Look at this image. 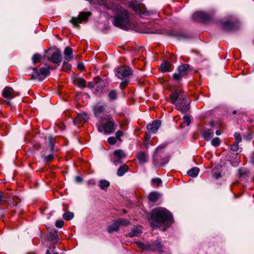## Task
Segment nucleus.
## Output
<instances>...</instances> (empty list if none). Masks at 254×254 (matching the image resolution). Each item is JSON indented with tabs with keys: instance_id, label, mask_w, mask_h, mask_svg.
I'll list each match as a JSON object with an SVG mask.
<instances>
[{
	"instance_id": "nucleus-20",
	"label": "nucleus",
	"mask_w": 254,
	"mask_h": 254,
	"mask_svg": "<svg viewBox=\"0 0 254 254\" xmlns=\"http://www.w3.org/2000/svg\"><path fill=\"white\" fill-rule=\"evenodd\" d=\"M199 172V169L197 167H193L187 172L188 176L191 177H196Z\"/></svg>"
},
{
	"instance_id": "nucleus-26",
	"label": "nucleus",
	"mask_w": 254,
	"mask_h": 254,
	"mask_svg": "<svg viewBox=\"0 0 254 254\" xmlns=\"http://www.w3.org/2000/svg\"><path fill=\"white\" fill-rule=\"evenodd\" d=\"M72 53V49L69 47H67L65 48L64 51V54L67 56V61H70L72 59L71 57H70Z\"/></svg>"
},
{
	"instance_id": "nucleus-8",
	"label": "nucleus",
	"mask_w": 254,
	"mask_h": 254,
	"mask_svg": "<svg viewBox=\"0 0 254 254\" xmlns=\"http://www.w3.org/2000/svg\"><path fill=\"white\" fill-rule=\"evenodd\" d=\"M115 158L113 159V162L115 165L122 163V160L126 157V153L121 149H118L114 152Z\"/></svg>"
},
{
	"instance_id": "nucleus-24",
	"label": "nucleus",
	"mask_w": 254,
	"mask_h": 254,
	"mask_svg": "<svg viewBox=\"0 0 254 254\" xmlns=\"http://www.w3.org/2000/svg\"><path fill=\"white\" fill-rule=\"evenodd\" d=\"M160 197V194L157 192H152L149 195V199L152 202H156Z\"/></svg>"
},
{
	"instance_id": "nucleus-58",
	"label": "nucleus",
	"mask_w": 254,
	"mask_h": 254,
	"mask_svg": "<svg viewBox=\"0 0 254 254\" xmlns=\"http://www.w3.org/2000/svg\"><path fill=\"white\" fill-rule=\"evenodd\" d=\"M46 254H51L49 250H47Z\"/></svg>"
},
{
	"instance_id": "nucleus-50",
	"label": "nucleus",
	"mask_w": 254,
	"mask_h": 254,
	"mask_svg": "<svg viewBox=\"0 0 254 254\" xmlns=\"http://www.w3.org/2000/svg\"><path fill=\"white\" fill-rule=\"evenodd\" d=\"M123 135V132L121 130H118L116 133V138H119Z\"/></svg>"
},
{
	"instance_id": "nucleus-52",
	"label": "nucleus",
	"mask_w": 254,
	"mask_h": 254,
	"mask_svg": "<svg viewBox=\"0 0 254 254\" xmlns=\"http://www.w3.org/2000/svg\"><path fill=\"white\" fill-rule=\"evenodd\" d=\"M75 181H76V182H77V183H80V182H82V178H80V177H79V176H76V177H75Z\"/></svg>"
},
{
	"instance_id": "nucleus-35",
	"label": "nucleus",
	"mask_w": 254,
	"mask_h": 254,
	"mask_svg": "<svg viewBox=\"0 0 254 254\" xmlns=\"http://www.w3.org/2000/svg\"><path fill=\"white\" fill-rule=\"evenodd\" d=\"M244 138L247 140H250L253 138V134L252 132H248L243 134Z\"/></svg>"
},
{
	"instance_id": "nucleus-61",
	"label": "nucleus",
	"mask_w": 254,
	"mask_h": 254,
	"mask_svg": "<svg viewBox=\"0 0 254 254\" xmlns=\"http://www.w3.org/2000/svg\"><path fill=\"white\" fill-rule=\"evenodd\" d=\"M184 123L182 124V126H183V127H184Z\"/></svg>"
},
{
	"instance_id": "nucleus-44",
	"label": "nucleus",
	"mask_w": 254,
	"mask_h": 254,
	"mask_svg": "<svg viewBox=\"0 0 254 254\" xmlns=\"http://www.w3.org/2000/svg\"><path fill=\"white\" fill-rule=\"evenodd\" d=\"M53 159V155L52 154H50L48 156H44V160L46 162H50Z\"/></svg>"
},
{
	"instance_id": "nucleus-10",
	"label": "nucleus",
	"mask_w": 254,
	"mask_h": 254,
	"mask_svg": "<svg viewBox=\"0 0 254 254\" xmlns=\"http://www.w3.org/2000/svg\"><path fill=\"white\" fill-rule=\"evenodd\" d=\"M50 62L59 65L62 62L61 54L60 51L53 53L50 58L48 59Z\"/></svg>"
},
{
	"instance_id": "nucleus-46",
	"label": "nucleus",
	"mask_w": 254,
	"mask_h": 254,
	"mask_svg": "<svg viewBox=\"0 0 254 254\" xmlns=\"http://www.w3.org/2000/svg\"><path fill=\"white\" fill-rule=\"evenodd\" d=\"M238 144L239 143L235 142V144L231 146V150L234 151H237L239 148Z\"/></svg>"
},
{
	"instance_id": "nucleus-31",
	"label": "nucleus",
	"mask_w": 254,
	"mask_h": 254,
	"mask_svg": "<svg viewBox=\"0 0 254 254\" xmlns=\"http://www.w3.org/2000/svg\"><path fill=\"white\" fill-rule=\"evenodd\" d=\"M117 222H118L119 226L122 225H127L129 224V222L125 219H119L117 220Z\"/></svg>"
},
{
	"instance_id": "nucleus-15",
	"label": "nucleus",
	"mask_w": 254,
	"mask_h": 254,
	"mask_svg": "<svg viewBox=\"0 0 254 254\" xmlns=\"http://www.w3.org/2000/svg\"><path fill=\"white\" fill-rule=\"evenodd\" d=\"M149 250L154 251H160L162 249L161 242L160 240H157L154 243L149 245Z\"/></svg>"
},
{
	"instance_id": "nucleus-45",
	"label": "nucleus",
	"mask_w": 254,
	"mask_h": 254,
	"mask_svg": "<svg viewBox=\"0 0 254 254\" xmlns=\"http://www.w3.org/2000/svg\"><path fill=\"white\" fill-rule=\"evenodd\" d=\"M64 222L62 220H57L56 222V226L58 228H62L64 226Z\"/></svg>"
},
{
	"instance_id": "nucleus-60",
	"label": "nucleus",
	"mask_w": 254,
	"mask_h": 254,
	"mask_svg": "<svg viewBox=\"0 0 254 254\" xmlns=\"http://www.w3.org/2000/svg\"><path fill=\"white\" fill-rule=\"evenodd\" d=\"M184 123L182 124V126H183V127H184Z\"/></svg>"
},
{
	"instance_id": "nucleus-9",
	"label": "nucleus",
	"mask_w": 254,
	"mask_h": 254,
	"mask_svg": "<svg viewBox=\"0 0 254 254\" xmlns=\"http://www.w3.org/2000/svg\"><path fill=\"white\" fill-rule=\"evenodd\" d=\"M2 95L4 98L11 99L14 98L16 95H18L19 94L15 93L12 88L6 87L3 90Z\"/></svg>"
},
{
	"instance_id": "nucleus-7",
	"label": "nucleus",
	"mask_w": 254,
	"mask_h": 254,
	"mask_svg": "<svg viewBox=\"0 0 254 254\" xmlns=\"http://www.w3.org/2000/svg\"><path fill=\"white\" fill-rule=\"evenodd\" d=\"M91 14L90 12H81L77 17H73L70 20V22L75 26L78 27L79 23H81L82 21H86L88 17Z\"/></svg>"
},
{
	"instance_id": "nucleus-14",
	"label": "nucleus",
	"mask_w": 254,
	"mask_h": 254,
	"mask_svg": "<svg viewBox=\"0 0 254 254\" xmlns=\"http://www.w3.org/2000/svg\"><path fill=\"white\" fill-rule=\"evenodd\" d=\"M141 226H133L131 229V231L128 234V236L130 237H133L134 236H139L141 233Z\"/></svg>"
},
{
	"instance_id": "nucleus-30",
	"label": "nucleus",
	"mask_w": 254,
	"mask_h": 254,
	"mask_svg": "<svg viewBox=\"0 0 254 254\" xmlns=\"http://www.w3.org/2000/svg\"><path fill=\"white\" fill-rule=\"evenodd\" d=\"M109 98L110 100H114L117 99V93L115 90H111L108 95Z\"/></svg>"
},
{
	"instance_id": "nucleus-40",
	"label": "nucleus",
	"mask_w": 254,
	"mask_h": 254,
	"mask_svg": "<svg viewBox=\"0 0 254 254\" xmlns=\"http://www.w3.org/2000/svg\"><path fill=\"white\" fill-rule=\"evenodd\" d=\"M234 136L236 143H239L241 141V135L240 133L236 132Z\"/></svg>"
},
{
	"instance_id": "nucleus-36",
	"label": "nucleus",
	"mask_w": 254,
	"mask_h": 254,
	"mask_svg": "<svg viewBox=\"0 0 254 254\" xmlns=\"http://www.w3.org/2000/svg\"><path fill=\"white\" fill-rule=\"evenodd\" d=\"M58 235L57 232L54 231L53 232H51L50 233L49 238L51 240H53V241L56 240L58 239Z\"/></svg>"
},
{
	"instance_id": "nucleus-22",
	"label": "nucleus",
	"mask_w": 254,
	"mask_h": 254,
	"mask_svg": "<svg viewBox=\"0 0 254 254\" xmlns=\"http://www.w3.org/2000/svg\"><path fill=\"white\" fill-rule=\"evenodd\" d=\"M119 226L117 222L116 221L114 223H113L112 225H110L108 227V231L110 233H112L113 232L117 231L119 230Z\"/></svg>"
},
{
	"instance_id": "nucleus-43",
	"label": "nucleus",
	"mask_w": 254,
	"mask_h": 254,
	"mask_svg": "<svg viewBox=\"0 0 254 254\" xmlns=\"http://www.w3.org/2000/svg\"><path fill=\"white\" fill-rule=\"evenodd\" d=\"M108 141L111 144H114L117 142V138L115 137H110L108 139Z\"/></svg>"
},
{
	"instance_id": "nucleus-28",
	"label": "nucleus",
	"mask_w": 254,
	"mask_h": 254,
	"mask_svg": "<svg viewBox=\"0 0 254 254\" xmlns=\"http://www.w3.org/2000/svg\"><path fill=\"white\" fill-rule=\"evenodd\" d=\"M74 214L71 212H67L63 214V218L65 220H70L73 218Z\"/></svg>"
},
{
	"instance_id": "nucleus-37",
	"label": "nucleus",
	"mask_w": 254,
	"mask_h": 254,
	"mask_svg": "<svg viewBox=\"0 0 254 254\" xmlns=\"http://www.w3.org/2000/svg\"><path fill=\"white\" fill-rule=\"evenodd\" d=\"M40 74L46 76L50 73V71L48 68H41L40 70Z\"/></svg>"
},
{
	"instance_id": "nucleus-56",
	"label": "nucleus",
	"mask_w": 254,
	"mask_h": 254,
	"mask_svg": "<svg viewBox=\"0 0 254 254\" xmlns=\"http://www.w3.org/2000/svg\"><path fill=\"white\" fill-rule=\"evenodd\" d=\"M239 172L241 176H242L245 173V172L243 171V169H240L239 170Z\"/></svg>"
},
{
	"instance_id": "nucleus-47",
	"label": "nucleus",
	"mask_w": 254,
	"mask_h": 254,
	"mask_svg": "<svg viewBox=\"0 0 254 254\" xmlns=\"http://www.w3.org/2000/svg\"><path fill=\"white\" fill-rule=\"evenodd\" d=\"M127 84H128V81L127 80H126L122 82L120 84V86L122 88H123L125 87L127 85Z\"/></svg>"
},
{
	"instance_id": "nucleus-12",
	"label": "nucleus",
	"mask_w": 254,
	"mask_h": 254,
	"mask_svg": "<svg viewBox=\"0 0 254 254\" xmlns=\"http://www.w3.org/2000/svg\"><path fill=\"white\" fill-rule=\"evenodd\" d=\"M94 114L97 117H101L105 112V108L102 105H97L94 107Z\"/></svg>"
},
{
	"instance_id": "nucleus-18",
	"label": "nucleus",
	"mask_w": 254,
	"mask_h": 254,
	"mask_svg": "<svg viewBox=\"0 0 254 254\" xmlns=\"http://www.w3.org/2000/svg\"><path fill=\"white\" fill-rule=\"evenodd\" d=\"M207 14L201 11L196 12L193 14V17L195 18V19H201V20H205L207 18Z\"/></svg>"
},
{
	"instance_id": "nucleus-53",
	"label": "nucleus",
	"mask_w": 254,
	"mask_h": 254,
	"mask_svg": "<svg viewBox=\"0 0 254 254\" xmlns=\"http://www.w3.org/2000/svg\"><path fill=\"white\" fill-rule=\"evenodd\" d=\"M231 23L228 22L225 24V28L226 29H230V26L231 25Z\"/></svg>"
},
{
	"instance_id": "nucleus-6",
	"label": "nucleus",
	"mask_w": 254,
	"mask_h": 254,
	"mask_svg": "<svg viewBox=\"0 0 254 254\" xmlns=\"http://www.w3.org/2000/svg\"><path fill=\"white\" fill-rule=\"evenodd\" d=\"M115 74L118 78L120 79H126L131 74V70L127 66H122L116 69Z\"/></svg>"
},
{
	"instance_id": "nucleus-59",
	"label": "nucleus",
	"mask_w": 254,
	"mask_h": 254,
	"mask_svg": "<svg viewBox=\"0 0 254 254\" xmlns=\"http://www.w3.org/2000/svg\"><path fill=\"white\" fill-rule=\"evenodd\" d=\"M236 113H237V111H236V110H234V111H233V114H236Z\"/></svg>"
},
{
	"instance_id": "nucleus-34",
	"label": "nucleus",
	"mask_w": 254,
	"mask_h": 254,
	"mask_svg": "<svg viewBox=\"0 0 254 254\" xmlns=\"http://www.w3.org/2000/svg\"><path fill=\"white\" fill-rule=\"evenodd\" d=\"M136 245H137V246L139 248H140L141 249H145V250H149V247H148L149 244L145 245V244H144L142 243H141V242H136Z\"/></svg>"
},
{
	"instance_id": "nucleus-2",
	"label": "nucleus",
	"mask_w": 254,
	"mask_h": 254,
	"mask_svg": "<svg viewBox=\"0 0 254 254\" xmlns=\"http://www.w3.org/2000/svg\"><path fill=\"white\" fill-rule=\"evenodd\" d=\"M170 98L171 103L175 105L176 108L179 111L185 113L189 110V104L183 92H175L171 95Z\"/></svg>"
},
{
	"instance_id": "nucleus-55",
	"label": "nucleus",
	"mask_w": 254,
	"mask_h": 254,
	"mask_svg": "<svg viewBox=\"0 0 254 254\" xmlns=\"http://www.w3.org/2000/svg\"><path fill=\"white\" fill-rule=\"evenodd\" d=\"M100 0L102 1V3H101V4H103L105 7L108 6L107 2L105 0Z\"/></svg>"
},
{
	"instance_id": "nucleus-5",
	"label": "nucleus",
	"mask_w": 254,
	"mask_h": 254,
	"mask_svg": "<svg viewBox=\"0 0 254 254\" xmlns=\"http://www.w3.org/2000/svg\"><path fill=\"white\" fill-rule=\"evenodd\" d=\"M178 72L173 74V78L176 80H179L191 72V70L190 68V65L188 64L180 65L178 67Z\"/></svg>"
},
{
	"instance_id": "nucleus-33",
	"label": "nucleus",
	"mask_w": 254,
	"mask_h": 254,
	"mask_svg": "<svg viewBox=\"0 0 254 254\" xmlns=\"http://www.w3.org/2000/svg\"><path fill=\"white\" fill-rule=\"evenodd\" d=\"M8 194H5L2 191H0V203L3 201H6L7 199Z\"/></svg>"
},
{
	"instance_id": "nucleus-42",
	"label": "nucleus",
	"mask_w": 254,
	"mask_h": 254,
	"mask_svg": "<svg viewBox=\"0 0 254 254\" xmlns=\"http://www.w3.org/2000/svg\"><path fill=\"white\" fill-rule=\"evenodd\" d=\"M152 183L157 186H159L162 184V181L160 178H155L152 180Z\"/></svg>"
},
{
	"instance_id": "nucleus-16",
	"label": "nucleus",
	"mask_w": 254,
	"mask_h": 254,
	"mask_svg": "<svg viewBox=\"0 0 254 254\" xmlns=\"http://www.w3.org/2000/svg\"><path fill=\"white\" fill-rule=\"evenodd\" d=\"M45 140L46 145L50 147L51 151L54 150L55 140L51 136H49L45 138Z\"/></svg>"
},
{
	"instance_id": "nucleus-4",
	"label": "nucleus",
	"mask_w": 254,
	"mask_h": 254,
	"mask_svg": "<svg viewBox=\"0 0 254 254\" xmlns=\"http://www.w3.org/2000/svg\"><path fill=\"white\" fill-rule=\"evenodd\" d=\"M97 127L100 132L110 134L115 130L116 125L114 119L111 117H108L105 123H103V120L99 122L97 124Z\"/></svg>"
},
{
	"instance_id": "nucleus-17",
	"label": "nucleus",
	"mask_w": 254,
	"mask_h": 254,
	"mask_svg": "<svg viewBox=\"0 0 254 254\" xmlns=\"http://www.w3.org/2000/svg\"><path fill=\"white\" fill-rule=\"evenodd\" d=\"M136 156L140 164L144 163L147 161V157L144 152H139L137 153Z\"/></svg>"
},
{
	"instance_id": "nucleus-3",
	"label": "nucleus",
	"mask_w": 254,
	"mask_h": 254,
	"mask_svg": "<svg viewBox=\"0 0 254 254\" xmlns=\"http://www.w3.org/2000/svg\"><path fill=\"white\" fill-rule=\"evenodd\" d=\"M113 24L124 30L128 29L130 25L128 13L125 9L122 10L114 19Z\"/></svg>"
},
{
	"instance_id": "nucleus-57",
	"label": "nucleus",
	"mask_w": 254,
	"mask_h": 254,
	"mask_svg": "<svg viewBox=\"0 0 254 254\" xmlns=\"http://www.w3.org/2000/svg\"><path fill=\"white\" fill-rule=\"evenodd\" d=\"M216 134L217 135H219L221 134V131L219 130H217L216 131Z\"/></svg>"
},
{
	"instance_id": "nucleus-32",
	"label": "nucleus",
	"mask_w": 254,
	"mask_h": 254,
	"mask_svg": "<svg viewBox=\"0 0 254 254\" xmlns=\"http://www.w3.org/2000/svg\"><path fill=\"white\" fill-rule=\"evenodd\" d=\"M130 6L136 12H139V6L137 2H132L130 4Z\"/></svg>"
},
{
	"instance_id": "nucleus-48",
	"label": "nucleus",
	"mask_w": 254,
	"mask_h": 254,
	"mask_svg": "<svg viewBox=\"0 0 254 254\" xmlns=\"http://www.w3.org/2000/svg\"><path fill=\"white\" fill-rule=\"evenodd\" d=\"M77 67L80 70H83L85 68L84 65L82 63H79L77 64Z\"/></svg>"
},
{
	"instance_id": "nucleus-13",
	"label": "nucleus",
	"mask_w": 254,
	"mask_h": 254,
	"mask_svg": "<svg viewBox=\"0 0 254 254\" xmlns=\"http://www.w3.org/2000/svg\"><path fill=\"white\" fill-rule=\"evenodd\" d=\"M89 118L88 115L85 113H82L81 114H79L77 116V117L74 120V124L76 125L78 123H82V122H85L88 120Z\"/></svg>"
},
{
	"instance_id": "nucleus-1",
	"label": "nucleus",
	"mask_w": 254,
	"mask_h": 254,
	"mask_svg": "<svg viewBox=\"0 0 254 254\" xmlns=\"http://www.w3.org/2000/svg\"><path fill=\"white\" fill-rule=\"evenodd\" d=\"M170 213L165 208H158L153 210L150 218V223L153 227L160 228L166 225L171 220Z\"/></svg>"
},
{
	"instance_id": "nucleus-51",
	"label": "nucleus",
	"mask_w": 254,
	"mask_h": 254,
	"mask_svg": "<svg viewBox=\"0 0 254 254\" xmlns=\"http://www.w3.org/2000/svg\"><path fill=\"white\" fill-rule=\"evenodd\" d=\"M213 176L215 179H218L221 176V173L220 172L214 173Z\"/></svg>"
},
{
	"instance_id": "nucleus-25",
	"label": "nucleus",
	"mask_w": 254,
	"mask_h": 254,
	"mask_svg": "<svg viewBox=\"0 0 254 254\" xmlns=\"http://www.w3.org/2000/svg\"><path fill=\"white\" fill-rule=\"evenodd\" d=\"M110 186V183L105 180H102L99 182V187L102 190H106Z\"/></svg>"
},
{
	"instance_id": "nucleus-41",
	"label": "nucleus",
	"mask_w": 254,
	"mask_h": 254,
	"mask_svg": "<svg viewBox=\"0 0 254 254\" xmlns=\"http://www.w3.org/2000/svg\"><path fill=\"white\" fill-rule=\"evenodd\" d=\"M41 58V56L39 54H35L32 57V62L34 64L36 63Z\"/></svg>"
},
{
	"instance_id": "nucleus-19",
	"label": "nucleus",
	"mask_w": 254,
	"mask_h": 254,
	"mask_svg": "<svg viewBox=\"0 0 254 254\" xmlns=\"http://www.w3.org/2000/svg\"><path fill=\"white\" fill-rule=\"evenodd\" d=\"M165 147V145L162 144L159 145L156 149L155 151V153L153 155V161L155 164L158 163L159 159L158 158V156L160 152V150L163 149Z\"/></svg>"
},
{
	"instance_id": "nucleus-39",
	"label": "nucleus",
	"mask_w": 254,
	"mask_h": 254,
	"mask_svg": "<svg viewBox=\"0 0 254 254\" xmlns=\"http://www.w3.org/2000/svg\"><path fill=\"white\" fill-rule=\"evenodd\" d=\"M184 124H186L187 126H189L191 122L190 117L186 115L184 117Z\"/></svg>"
},
{
	"instance_id": "nucleus-11",
	"label": "nucleus",
	"mask_w": 254,
	"mask_h": 254,
	"mask_svg": "<svg viewBox=\"0 0 254 254\" xmlns=\"http://www.w3.org/2000/svg\"><path fill=\"white\" fill-rule=\"evenodd\" d=\"M161 126V122L160 121H154L152 124L148 125L147 128L151 132L156 133L159 127Z\"/></svg>"
},
{
	"instance_id": "nucleus-21",
	"label": "nucleus",
	"mask_w": 254,
	"mask_h": 254,
	"mask_svg": "<svg viewBox=\"0 0 254 254\" xmlns=\"http://www.w3.org/2000/svg\"><path fill=\"white\" fill-rule=\"evenodd\" d=\"M128 171V166L126 165L121 166L117 170V174L118 176H123Z\"/></svg>"
},
{
	"instance_id": "nucleus-29",
	"label": "nucleus",
	"mask_w": 254,
	"mask_h": 254,
	"mask_svg": "<svg viewBox=\"0 0 254 254\" xmlns=\"http://www.w3.org/2000/svg\"><path fill=\"white\" fill-rule=\"evenodd\" d=\"M170 67V64L169 63H166L164 64H162L161 65V69L162 72H167L169 71V68Z\"/></svg>"
},
{
	"instance_id": "nucleus-38",
	"label": "nucleus",
	"mask_w": 254,
	"mask_h": 254,
	"mask_svg": "<svg viewBox=\"0 0 254 254\" xmlns=\"http://www.w3.org/2000/svg\"><path fill=\"white\" fill-rule=\"evenodd\" d=\"M220 143V141L218 137H215L211 140V144L214 146H217Z\"/></svg>"
},
{
	"instance_id": "nucleus-23",
	"label": "nucleus",
	"mask_w": 254,
	"mask_h": 254,
	"mask_svg": "<svg viewBox=\"0 0 254 254\" xmlns=\"http://www.w3.org/2000/svg\"><path fill=\"white\" fill-rule=\"evenodd\" d=\"M74 84L79 88H84L86 86V81L82 78H77L74 80Z\"/></svg>"
},
{
	"instance_id": "nucleus-49",
	"label": "nucleus",
	"mask_w": 254,
	"mask_h": 254,
	"mask_svg": "<svg viewBox=\"0 0 254 254\" xmlns=\"http://www.w3.org/2000/svg\"><path fill=\"white\" fill-rule=\"evenodd\" d=\"M63 67L64 68L66 67L68 69H70L71 65L69 64H68L67 63L64 62L63 64Z\"/></svg>"
},
{
	"instance_id": "nucleus-62",
	"label": "nucleus",
	"mask_w": 254,
	"mask_h": 254,
	"mask_svg": "<svg viewBox=\"0 0 254 254\" xmlns=\"http://www.w3.org/2000/svg\"><path fill=\"white\" fill-rule=\"evenodd\" d=\"M184 123L182 124V126H183V127H184Z\"/></svg>"
},
{
	"instance_id": "nucleus-54",
	"label": "nucleus",
	"mask_w": 254,
	"mask_h": 254,
	"mask_svg": "<svg viewBox=\"0 0 254 254\" xmlns=\"http://www.w3.org/2000/svg\"><path fill=\"white\" fill-rule=\"evenodd\" d=\"M164 162L162 163L163 164H165L166 163H168L169 161V158L166 157L163 159Z\"/></svg>"
},
{
	"instance_id": "nucleus-27",
	"label": "nucleus",
	"mask_w": 254,
	"mask_h": 254,
	"mask_svg": "<svg viewBox=\"0 0 254 254\" xmlns=\"http://www.w3.org/2000/svg\"><path fill=\"white\" fill-rule=\"evenodd\" d=\"M213 132L211 130L205 131L203 133V137L206 140H209L213 136Z\"/></svg>"
}]
</instances>
